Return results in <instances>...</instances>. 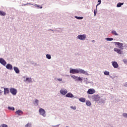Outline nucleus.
Here are the masks:
<instances>
[{"label":"nucleus","mask_w":127,"mask_h":127,"mask_svg":"<svg viewBox=\"0 0 127 127\" xmlns=\"http://www.w3.org/2000/svg\"><path fill=\"white\" fill-rule=\"evenodd\" d=\"M70 74H84L85 75H89V73L87 71H85L84 69L80 68L79 69H72L69 71Z\"/></svg>","instance_id":"nucleus-1"},{"label":"nucleus","mask_w":127,"mask_h":127,"mask_svg":"<svg viewBox=\"0 0 127 127\" xmlns=\"http://www.w3.org/2000/svg\"><path fill=\"white\" fill-rule=\"evenodd\" d=\"M10 92L12 95H13L14 96H15L16 95V93H17V90L13 88H11L10 89Z\"/></svg>","instance_id":"nucleus-2"},{"label":"nucleus","mask_w":127,"mask_h":127,"mask_svg":"<svg viewBox=\"0 0 127 127\" xmlns=\"http://www.w3.org/2000/svg\"><path fill=\"white\" fill-rule=\"evenodd\" d=\"M39 113H40V115L43 116V117H45V110H44V109L40 108L39 110Z\"/></svg>","instance_id":"nucleus-3"},{"label":"nucleus","mask_w":127,"mask_h":127,"mask_svg":"<svg viewBox=\"0 0 127 127\" xmlns=\"http://www.w3.org/2000/svg\"><path fill=\"white\" fill-rule=\"evenodd\" d=\"M77 38L80 40H85L86 39V35H79Z\"/></svg>","instance_id":"nucleus-4"},{"label":"nucleus","mask_w":127,"mask_h":127,"mask_svg":"<svg viewBox=\"0 0 127 127\" xmlns=\"http://www.w3.org/2000/svg\"><path fill=\"white\" fill-rule=\"evenodd\" d=\"M87 93L90 95H93V94H95V93H96V90L94 89L90 88L88 89Z\"/></svg>","instance_id":"nucleus-5"},{"label":"nucleus","mask_w":127,"mask_h":127,"mask_svg":"<svg viewBox=\"0 0 127 127\" xmlns=\"http://www.w3.org/2000/svg\"><path fill=\"white\" fill-rule=\"evenodd\" d=\"M100 97L99 96V95H94L93 97V101H95V102H98V101H100Z\"/></svg>","instance_id":"nucleus-6"},{"label":"nucleus","mask_w":127,"mask_h":127,"mask_svg":"<svg viewBox=\"0 0 127 127\" xmlns=\"http://www.w3.org/2000/svg\"><path fill=\"white\" fill-rule=\"evenodd\" d=\"M60 93L61 94H62V95H64V96H65V95L67 93H68V91H67V89L64 88L61 90Z\"/></svg>","instance_id":"nucleus-7"},{"label":"nucleus","mask_w":127,"mask_h":127,"mask_svg":"<svg viewBox=\"0 0 127 127\" xmlns=\"http://www.w3.org/2000/svg\"><path fill=\"white\" fill-rule=\"evenodd\" d=\"M0 63L3 66H5V65H6V62H5V61L2 58L0 59Z\"/></svg>","instance_id":"nucleus-8"},{"label":"nucleus","mask_w":127,"mask_h":127,"mask_svg":"<svg viewBox=\"0 0 127 127\" xmlns=\"http://www.w3.org/2000/svg\"><path fill=\"white\" fill-rule=\"evenodd\" d=\"M65 97L66 98H72V99H73L74 98V95H73V94L70 92L66 94L65 95Z\"/></svg>","instance_id":"nucleus-9"},{"label":"nucleus","mask_w":127,"mask_h":127,"mask_svg":"<svg viewBox=\"0 0 127 127\" xmlns=\"http://www.w3.org/2000/svg\"><path fill=\"white\" fill-rule=\"evenodd\" d=\"M112 65L114 68H118V67H119V64H118V63H117V62H112Z\"/></svg>","instance_id":"nucleus-10"},{"label":"nucleus","mask_w":127,"mask_h":127,"mask_svg":"<svg viewBox=\"0 0 127 127\" xmlns=\"http://www.w3.org/2000/svg\"><path fill=\"white\" fill-rule=\"evenodd\" d=\"M114 51H115V52H117V53H118V54H122V53H123V52L122 51V50L118 48H114Z\"/></svg>","instance_id":"nucleus-11"},{"label":"nucleus","mask_w":127,"mask_h":127,"mask_svg":"<svg viewBox=\"0 0 127 127\" xmlns=\"http://www.w3.org/2000/svg\"><path fill=\"white\" fill-rule=\"evenodd\" d=\"M6 69H8V70H12V65L8 64L6 65Z\"/></svg>","instance_id":"nucleus-12"},{"label":"nucleus","mask_w":127,"mask_h":127,"mask_svg":"<svg viewBox=\"0 0 127 127\" xmlns=\"http://www.w3.org/2000/svg\"><path fill=\"white\" fill-rule=\"evenodd\" d=\"M16 113L18 116H22V115L23 114V112L20 110H18L17 111H16Z\"/></svg>","instance_id":"nucleus-13"},{"label":"nucleus","mask_w":127,"mask_h":127,"mask_svg":"<svg viewBox=\"0 0 127 127\" xmlns=\"http://www.w3.org/2000/svg\"><path fill=\"white\" fill-rule=\"evenodd\" d=\"M13 69L15 71V73H16V74H19V69H18V68H17V67L14 66L13 67Z\"/></svg>","instance_id":"nucleus-14"},{"label":"nucleus","mask_w":127,"mask_h":127,"mask_svg":"<svg viewBox=\"0 0 127 127\" xmlns=\"http://www.w3.org/2000/svg\"><path fill=\"white\" fill-rule=\"evenodd\" d=\"M6 94H9V90L8 88H4V95H6Z\"/></svg>","instance_id":"nucleus-15"},{"label":"nucleus","mask_w":127,"mask_h":127,"mask_svg":"<svg viewBox=\"0 0 127 127\" xmlns=\"http://www.w3.org/2000/svg\"><path fill=\"white\" fill-rule=\"evenodd\" d=\"M79 101H80V102H82V103H85V102H86V99L85 98H80L79 99Z\"/></svg>","instance_id":"nucleus-16"},{"label":"nucleus","mask_w":127,"mask_h":127,"mask_svg":"<svg viewBox=\"0 0 127 127\" xmlns=\"http://www.w3.org/2000/svg\"><path fill=\"white\" fill-rule=\"evenodd\" d=\"M116 44H117L118 46H119V48H122V47H123V43H116Z\"/></svg>","instance_id":"nucleus-17"},{"label":"nucleus","mask_w":127,"mask_h":127,"mask_svg":"<svg viewBox=\"0 0 127 127\" xmlns=\"http://www.w3.org/2000/svg\"><path fill=\"white\" fill-rule=\"evenodd\" d=\"M5 14H6L5 12L2 11H0V15H1V16H4Z\"/></svg>","instance_id":"nucleus-18"},{"label":"nucleus","mask_w":127,"mask_h":127,"mask_svg":"<svg viewBox=\"0 0 127 127\" xmlns=\"http://www.w3.org/2000/svg\"><path fill=\"white\" fill-rule=\"evenodd\" d=\"M86 103L87 106H88L89 107H90V106H91V105H92V104L91 103V102H90V101H87Z\"/></svg>","instance_id":"nucleus-19"},{"label":"nucleus","mask_w":127,"mask_h":127,"mask_svg":"<svg viewBox=\"0 0 127 127\" xmlns=\"http://www.w3.org/2000/svg\"><path fill=\"white\" fill-rule=\"evenodd\" d=\"M26 82H28L29 83H30V82H31V78H26Z\"/></svg>","instance_id":"nucleus-20"},{"label":"nucleus","mask_w":127,"mask_h":127,"mask_svg":"<svg viewBox=\"0 0 127 127\" xmlns=\"http://www.w3.org/2000/svg\"><path fill=\"white\" fill-rule=\"evenodd\" d=\"M123 4H124V3H118L117 4V7H121V6H122V5H123Z\"/></svg>","instance_id":"nucleus-21"},{"label":"nucleus","mask_w":127,"mask_h":127,"mask_svg":"<svg viewBox=\"0 0 127 127\" xmlns=\"http://www.w3.org/2000/svg\"><path fill=\"white\" fill-rule=\"evenodd\" d=\"M34 105H35V106H37L38 105V100H36L34 102Z\"/></svg>","instance_id":"nucleus-22"},{"label":"nucleus","mask_w":127,"mask_h":127,"mask_svg":"<svg viewBox=\"0 0 127 127\" xmlns=\"http://www.w3.org/2000/svg\"><path fill=\"white\" fill-rule=\"evenodd\" d=\"M70 76L71 78H73V79H74L75 80H76V79H77V76L74 75H70Z\"/></svg>","instance_id":"nucleus-23"},{"label":"nucleus","mask_w":127,"mask_h":127,"mask_svg":"<svg viewBox=\"0 0 127 127\" xmlns=\"http://www.w3.org/2000/svg\"><path fill=\"white\" fill-rule=\"evenodd\" d=\"M107 40L108 41H112L114 40V39L112 38H107Z\"/></svg>","instance_id":"nucleus-24"},{"label":"nucleus","mask_w":127,"mask_h":127,"mask_svg":"<svg viewBox=\"0 0 127 127\" xmlns=\"http://www.w3.org/2000/svg\"><path fill=\"white\" fill-rule=\"evenodd\" d=\"M112 33L114 35H118V33H117V32H116L115 31H112Z\"/></svg>","instance_id":"nucleus-25"},{"label":"nucleus","mask_w":127,"mask_h":127,"mask_svg":"<svg viewBox=\"0 0 127 127\" xmlns=\"http://www.w3.org/2000/svg\"><path fill=\"white\" fill-rule=\"evenodd\" d=\"M46 57H47V58H48V59H51V55H50L47 54L46 55Z\"/></svg>","instance_id":"nucleus-26"},{"label":"nucleus","mask_w":127,"mask_h":127,"mask_svg":"<svg viewBox=\"0 0 127 127\" xmlns=\"http://www.w3.org/2000/svg\"><path fill=\"white\" fill-rule=\"evenodd\" d=\"M104 74L108 75H110V72L108 71H105L104 72Z\"/></svg>","instance_id":"nucleus-27"},{"label":"nucleus","mask_w":127,"mask_h":127,"mask_svg":"<svg viewBox=\"0 0 127 127\" xmlns=\"http://www.w3.org/2000/svg\"><path fill=\"white\" fill-rule=\"evenodd\" d=\"M75 18H77V19H83V17H78V16H75Z\"/></svg>","instance_id":"nucleus-28"},{"label":"nucleus","mask_w":127,"mask_h":127,"mask_svg":"<svg viewBox=\"0 0 127 127\" xmlns=\"http://www.w3.org/2000/svg\"><path fill=\"white\" fill-rule=\"evenodd\" d=\"M8 110H11V111H14V107H8Z\"/></svg>","instance_id":"nucleus-29"},{"label":"nucleus","mask_w":127,"mask_h":127,"mask_svg":"<svg viewBox=\"0 0 127 127\" xmlns=\"http://www.w3.org/2000/svg\"><path fill=\"white\" fill-rule=\"evenodd\" d=\"M26 127H31V124L28 123L26 126Z\"/></svg>","instance_id":"nucleus-30"},{"label":"nucleus","mask_w":127,"mask_h":127,"mask_svg":"<svg viewBox=\"0 0 127 127\" xmlns=\"http://www.w3.org/2000/svg\"><path fill=\"white\" fill-rule=\"evenodd\" d=\"M35 6L36 7H38V8H42V6H39V5H37V4H36L35 5Z\"/></svg>","instance_id":"nucleus-31"},{"label":"nucleus","mask_w":127,"mask_h":127,"mask_svg":"<svg viewBox=\"0 0 127 127\" xmlns=\"http://www.w3.org/2000/svg\"><path fill=\"white\" fill-rule=\"evenodd\" d=\"M71 109H72V110H76V106H71Z\"/></svg>","instance_id":"nucleus-32"},{"label":"nucleus","mask_w":127,"mask_h":127,"mask_svg":"<svg viewBox=\"0 0 127 127\" xmlns=\"http://www.w3.org/2000/svg\"><path fill=\"white\" fill-rule=\"evenodd\" d=\"M1 127H7V125H6L5 124H2L1 125Z\"/></svg>","instance_id":"nucleus-33"},{"label":"nucleus","mask_w":127,"mask_h":127,"mask_svg":"<svg viewBox=\"0 0 127 127\" xmlns=\"http://www.w3.org/2000/svg\"><path fill=\"white\" fill-rule=\"evenodd\" d=\"M77 80H78V81H82V79L80 77H77Z\"/></svg>","instance_id":"nucleus-34"},{"label":"nucleus","mask_w":127,"mask_h":127,"mask_svg":"<svg viewBox=\"0 0 127 127\" xmlns=\"http://www.w3.org/2000/svg\"><path fill=\"white\" fill-rule=\"evenodd\" d=\"M123 62H124V63L127 64V59H124V60H123Z\"/></svg>","instance_id":"nucleus-35"},{"label":"nucleus","mask_w":127,"mask_h":127,"mask_svg":"<svg viewBox=\"0 0 127 127\" xmlns=\"http://www.w3.org/2000/svg\"><path fill=\"white\" fill-rule=\"evenodd\" d=\"M123 116L127 118V113H123Z\"/></svg>","instance_id":"nucleus-36"},{"label":"nucleus","mask_w":127,"mask_h":127,"mask_svg":"<svg viewBox=\"0 0 127 127\" xmlns=\"http://www.w3.org/2000/svg\"><path fill=\"white\" fill-rule=\"evenodd\" d=\"M98 1V2H99V3L97 5L96 7H97V6H98V5H99V4H101V0H99Z\"/></svg>","instance_id":"nucleus-37"},{"label":"nucleus","mask_w":127,"mask_h":127,"mask_svg":"<svg viewBox=\"0 0 127 127\" xmlns=\"http://www.w3.org/2000/svg\"><path fill=\"white\" fill-rule=\"evenodd\" d=\"M58 81H60V82H61L62 81V78H59L58 79Z\"/></svg>","instance_id":"nucleus-38"},{"label":"nucleus","mask_w":127,"mask_h":127,"mask_svg":"<svg viewBox=\"0 0 127 127\" xmlns=\"http://www.w3.org/2000/svg\"><path fill=\"white\" fill-rule=\"evenodd\" d=\"M97 13V12L96 10H94V16H96V14Z\"/></svg>","instance_id":"nucleus-39"},{"label":"nucleus","mask_w":127,"mask_h":127,"mask_svg":"<svg viewBox=\"0 0 127 127\" xmlns=\"http://www.w3.org/2000/svg\"><path fill=\"white\" fill-rule=\"evenodd\" d=\"M92 42H95V40H92Z\"/></svg>","instance_id":"nucleus-40"},{"label":"nucleus","mask_w":127,"mask_h":127,"mask_svg":"<svg viewBox=\"0 0 127 127\" xmlns=\"http://www.w3.org/2000/svg\"><path fill=\"white\" fill-rule=\"evenodd\" d=\"M0 92H1V93H2V91L1 90H0Z\"/></svg>","instance_id":"nucleus-41"},{"label":"nucleus","mask_w":127,"mask_h":127,"mask_svg":"<svg viewBox=\"0 0 127 127\" xmlns=\"http://www.w3.org/2000/svg\"><path fill=\"white\" fill-rule=\"evenodd\" d=\"M0 94H1V92H0Z\"/></svg>","instance_id":"nucleus-42"}]
</instances>
